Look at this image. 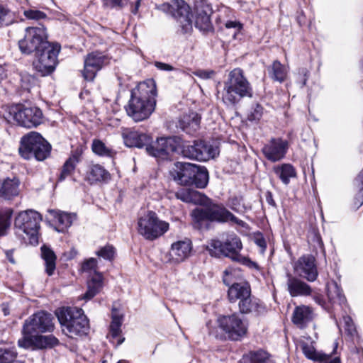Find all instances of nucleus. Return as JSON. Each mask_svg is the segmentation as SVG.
<instances>
[{
    "instance_id": "nucleus-41",
    "label": "nucleus",
    "mask_w": 363,
    "mask_h": 363,
    "mask_svg": "<svg viewBox=\"0 0 363 363\" xmlns=\"http://www.w3.org/2000/svg\"><path fill=\"white\" fill-rule=\"evenodd\" d=\"M191 216L192 217L194 225L195 228L201 229L206 221H210L208 208H196L192 211Z\"/></svg>"
},
{
    "instance_id": "nucleus-17",
    "label": "nucleus",
    "mask_w": 363,
    "mask_h": 363,
    "mask_svg": "<svg viewBox=\"0 0 363 363\" xmlns=\"http://www.w3.org/2000/svg\"><path fill=\"white\" fill-rule=\"evenodd\" d=\"M59 344V340L53 335H38L36 334L30 336H22L18 341L20 347L25 349H45L51 348Z\"/></svg>"
},
{
    "instance_id": "nucleus-54",
    "label": "nucleus",
    "mask_w": 363,
    "mask_h": 363,
    "mask_svg": "<svg viewBox=\"0 0 363 363\" xmlns=\"http://www.w3.org/2000/svg\"><path fill=\"white\" fill-rule=\"evenodd\" d=\"M263 113V108L259 105L256 104L255 106L252 107L250 113L247 115V118L251 121H259Z\"/></svg>"
},
{
    "instance_id": "nucleus-3",
    "label": "nucleus",
    "mask_w": 363,
    "mask_h": 363,
    "mask_svg": "<svg viewBox=\"0 0 363 363\" xmlns=\"http://www.w3.org/2000/svg\"><path fill=\"white\" fill-rule=\"evenodd\" d=\"M57 316L63 332L72 338L86 335L89 329V320L82 308H62L57 312Z\"/></svg>"
},
{
    "instance_id": "nucleus-25",
    "label": "nucleus",
    "mask_w": 363,
    "mask_h": 363,
    "mask_svg": "<svg viewBox=\"0 0 363 363\" xmlns=\"http://www.w3.org/2000/svg\"><path fill=\"white\" fill-rule=\"evenodd\" d=\"M191 248L190 240H179L172 244L169 255L174 262H180L189 256Z\"/></svg>"
},
{
    "instance_id": "nucleus-47",
    "label": "nucleus",
    "mask_w": 363,
    "mask_h": 363,
    "mask_svg": "<svg viewBox=\"0 0 363 363\" xmlns=\"http://www.w3.org/2000/svg\"><path fill=\"white\" fill-rule=\"evenodd\" d=\"M81 270L82 272L89 274V277L99 273L98 271L97 259L93 257L85 259L82 264Z\"/></svg>"
},
{
    "instance_id": "nucleus-7",
    "label": "nucleus",
    "mask_w": 363,
    "mask_h": 363,
    "mask_svg": "<svg viewBox=\"0 0 363 363\" xmlns=\"http://www.w3.org/2000/svg\"><path fill=\"white\" fill-rule=\"evenodd\" d=\"M158 9L171 15L177 21L182 33H187L192 30L191 9L184 0H172L160 5Z\"/></svg>"
},
{
    "instance_id": "nucleus-42",
    "label": "nucleus",
    "mask_w": 363,
    "mask_h": 363,
    "mask_svg": "<svg viewBox=\"0 0 363 363\" xmlns=\"http://www.w3.org/2000/svg\"><path fill=\"white\" fill-rule=\"evenodd\" d=\"M91 150L94 154L100 157H112L115 154L114 150L111 147L107 146L99 139L93 140Z\"/></svg>"
},
{
    "instance_id": "nucleus-9",
    "label": "nucleus",
    "mask_w": 363,
    "mask_h": 363,
    "mask_svg": "<svg viewBox=\"0 0 363 363\" xmlns=\"http://www.w3.org/2000/svg\"><path fill=\"white\" fill-rule=\"evenodd\" d=\"M60 45L50 43L39 52H35V59L33 62L34 69L42 76L51 74L57 64V55Z\"/></svg>"
},
{
    "instance_id": "nucleus-55",
    "label": "nucleus",
    "mask_w": 363,
    "mask_h": 363,
    "mask_svg": "<svg viewBox=\"0 0 363 363\" xmlns=\"http://www.w3.org/2000/svg\"><path fill=\"white\" fill-rule=\"evenodd\" d=\"M207 197L203 195V194L195 191L191 190V202L194 204H199V205H204L206 203L207 201Z\"/></svg>"
},
{
    "instance_id": "nucleus-10",
    "label": "nucleus",
    "mask_w": 363,
    "mask_h": 363,
    "mask_svg": "<svg viewBox=\"0 0 363 363\" xmlns=\"http://www.w3.org/2000/svg\"><path fill=\"white\" fill-rule=\"evenodd\" d=\"M219 328L225 333L226 337L230 340L238 341L244 337L248 326L237 313L220 315L218 318Z\"/></svg>"
},
{
    "instance_id": "nucleus-61",
    "label": "nucleus",
    "mask_w": 363,
    "mask_h": 363,
    "mask_svg": "<svg viewBox=\"0 0 363 363\" xmlns=\"http://www.w3.org/2000/svg\"><path fill=\"white\" fill-rule=\"evenodd\" d=\"M154 65L158 69L162 71H173L174 69L171 65L161 62H155Z\"/></svg>"
},
{
    "instance_id": "nucleus-32",
    "label": "nucleus",
    "mask_w": 363,
    "mask_h": 363,
    "mask_svg": "<svg viewBox=\"0 0 363 363\" xmlns=\"http://www.w3.org/2000/svg\"><path fill=\"white\" fill-rule=\"evenodd\" d=\"M81 155V151L79 150H76L72 153L70 157L65 161L60 172V175L59 177L60 181L65 180L67 177H69L73 173L77 164L80 161Z\"/></svg>"
},
{
    "instance_id": "nucleus-59",
    "label": "nucleus",
    "mask_w": 363,
    "mask_h": 363,
    "mask_svg": "<svg viewBox=\"0 0 363 363\" xmlns=\"http://www.w3.org/2000/svg\"><path fill=\"white\" fill-rule=\"evenodd\" d=\"M104 4L110 8L122 9L125 4L122 0H102Z\"/></svg>"
},
{
    "instance_id": "nucleus-64",
    "label": "nucleus",
    "mask_w": 363,
    "mask_h": 363,
    "mask_svg": "<svg viewBox=\"0 0 363 363\" xmlns=\"http://www.w3.org/2000/svg\"><path fill=\"white\" fill-rule=\"evenodd\" d=\"M140 1L141 0H135V1H129L130 4L131 5H134V6L131 9V12L134 14H136L138 11V9L140 6Z\"/></svg>"
},
{
    "instance_id": "nucleus-46",
    "label": "nucleus",
    "mask_w": 363,
    "mask_h": 363,
    "mask_svg": "<svg viewBox=\"0 0 363 363\" xmlns=\"http://www.w3.org/2000/svg\"><path fill=\"white\" fill-rule=\"evenodd\" d=\"M194 182L192 185L197 188H204L208 182V173L207 169L203 167L197 166V172L193 177Z\"/></svg>"
},
{
    "instance_id": "nucleus-12",
    "label": "nucleus",
    "mask_w": 363,
    "mask_h": 363,
    "mask_svg": "<svg viewBox=\"0 0 363 363\" xmlns=\"http://www.w3.org/2000/svg\"><path fill=\"white\" fill-rule=\"evenodd\" d=\"M53 328L52 315L45 311H38L24 321L22 335L30 336L38 333L50 332Z\"/></svg>"
},
{
    "instance_id": "nucleus-2",
    "label": "nucleus",
    "mask_w": 363,
    "mask_h": 363,
    "mask_svg": "<svg viewBox=\"0 0 363 363\" xmlns=\"http://www.w3.org/2000/svg\"><path fill=\"white\" fill-rule=\"evenodd\" d=\"M252 90L242 69L235 68L224 82L223 101L227 105H235L244 97H252Z\"/></svg>"
},
{
    "instance_id": "nucleus-37",
    "label": "nucleus",
    "mask_w": 363,
    "mask_h": 363,
    "mask_svg": "<svg viewBox=\"0 0 363 363\" xmlns=\"http://www.w3.org/2000/svg\"><path fill=\"white\" fill-rule=\"evenodd\" d=\"M274 172L284 184H288L290 179L296 177V170L290 164L275 166Z\"/></svg>"
},
{
    "instance_id": "nucleus-27",
    "label": "nucleus",
    "mask_w": 363,
    "mask_h": 363,
    "mask_svg": "<svg viewBox=\"0 0 363 363\" xmlns=\"http://www.w3.org/2000/svg\"><path fill=\"white\" fill-rule=\"evenodd\" d=\"M20 181L18 179L7 178L0 181V200H11L19 194Z\"/></svg>"
},
{
    "instance_id": "nucleus-23",
    "label": "nucleus",
    "mask_w": 363,
    "mask_h": 363,
    "mask_svg": "<svg viewBox=\"0 0 363 363\" xmlns=\"http://www.w3.org/2000/svg\"><path fill=\"white\" fill-rule=\"evenodd\" d=\"M314 318L313 309L307 306H296L293 312L291 320L299 328H304Z\"/></svg>"
},
{
    "instance_id": "nucleus-31",
    "label": "nucleus",
    "mask_w": 363,
    "mask_h": 363,
    "mask_svg": "<svg viewBox=\"0 0 363 363\" xmlns=\"http://www.w3.org/2000/svg\"><path fill=\"white\" fill-rule=\"evenodd\" d=\"M48 212L53 217L55 221L57 223L60 231H63L70 227L73 221L77 218L75 213H69L53 209H50Z\"/></svg>"
},
{
    "instance_id": "nucleus-63",
    "label": "nucleus",
    "mask_w": 363,
    "mask_h": 363,
    "mask_svg": "<svg viewBox=\"0 0 363 363\" xmlns=\"http://www.w3.org/2000/svg\"><path fill=\"white\" fill-rule=\"evenodd\" d=\"M225 27L227 28H234L236 31L241 29V24L236 21H228L225 23Z\"/></svg>"
},
{
    "instance_id": "nucleus-39",
    "label": "nucleus",
    "mask_w": 363,
    "mask_h": 363,
    "mask_svg": "<svg viewBox=\"0 0 363 363\" xmlns=\"http://www.w3.org/2000/svg\"><path fill=\"white\" fill-rule=\"evenodd\" d=\"M241 313L247 314L252 312H259L261 305L256 298H252L251 294L244 297L238 303Z\"/></svg>"
},
{
    "instance_id": "nucleus-1",
    "label": "nucleus",
    "mask_w": 363,
    "mask_h": 363,
    "mask_svg": "<svg viewBox=\"0 0 363 363\" xmlns=\"http://www.w3.org/2000/svg\"><path fill=\"white\" fill-rule=\"evenodd\" d=\"M156 96V86L153 80L140 83L131 91V97L125 106L127 114L135 121L147 118L155 108V101L152 99Z\"/></svg>"
},
{
    "instance_id": "nucleus-57",
    "label": "nucleus",
    "mask_w": 363,
    "mask_h": 363,
    "mask_svg": "<svg viewBox=\"0 0 363 363\" xmlns=\"http://www.w3.org/2000/svg\"><path fill=\"white\" fill-rule=\"evenodd\" d=\"M191 189H181L176 192L175 196L177 199H179L186 203L191 202Z\"/></svg>"
},
{
    "instance_id": "nucleus-50",
    "label": "nucleus",
    "mask_w": 363,
    "mask_h": 363,
    "mask_svg": "<svg viewBox=\"0 0 363 363\" xmlns=\"http://www.w3.org/2000/svg\"><path fill=\"white\" fill-rule=\"evenodd\" d=\"M19 80L21 87L24 90L29 91L31 86L35 84V78L27 72H21L19 74Z\"/></svg>"
},
{
    "instance_id": "nucleus-51",
    "label": "nucleus",
    "mask_w": 363,
    "mask_h": 363,
    "mask_svg": "<svg viewBox=\"0 0 363 363\" xmlns=\"http://www.w3.org/2000/svg\"><path fill=\"white\" fill-rule=\"evenodd\" d=\"M355 182L357 187L359 188V191L355 197V206L359 208L363 204V169L358 174Z\"/></svg>"
},
{
    "instance_id": "nucleus-13",
    "label": "nucleus",
    "mask_w": 363,
    "mask_h": 363,
    "mask_svg": "<svg viewBox=\"0 0 363 363\" xmlns=\"http://www.w3.org/2000/svg\"><path fill=\"white\" fill-rule=\"evenodd\" d=\"M9 113L19 125L27 128L37 127L43 122V113L35 106H15L11 108Z\"/></svg>"
},
{
    "instance_id": "nucleus-35",
    "label": "nucleus",
    "mask_w": 363,
    "mask_h": 363,
    "mask_svg": "<svg viewBox=\"0 0 363 363\" xmlns=\"http://www.w3.org/2000/svg\"><path fill=\"white\" fill-rule=\"evenodd\" d=\"M240 363H274V362L267 352L258 350L244 355Z\"/></svg>"
},
{
    "instance_id": "nucleus-48",
    "label": "nucleus",
    "mask_w": 363,
    "mask_h": 363,
    "mask_svg": "<svg viewBox=\"0 0 363 363\" xmlns=\"http://www.w3.org/2000/svg\"><path fill=\"white\" fill-rule=\"evenodd\" d=\"M16 357L14 348H0V363H16Z\"/></svg>"
},
{
    "instance_id": "nucleus-8",
    "label": "nucleus",
    "mask_w": 363,
    "mask_h": 363,
    "mask_svg": "<svg viewBox=\"0 0 363 363\" xmlns=\"http://www.w3.org/2000/svg\"><path fill=\"white\" fill-rule=\"evenodd\" d=\"M42 217L40 213L33 210L20 212L15 218V227L23 232L28 238L32 245L38 243V235L40 230V223Z\"/></svg>"
},
{
    "instance_id": "nucleus-40",
    "label": "nucleus",
    "mask_w": 363,
    "mask_h": 363,
    "mask_svg": "<svg viewBox=\"0 0 363 363\" xmlns=\"http://www.w3.org/2000/svg\"><path fill=\"white\" fill-rule=\"evenodd\" d=\"M42 257L45 262L46 273L51 276L56 268V255L54 252L46 246L41 247Z\"/></svg>"
},
{
    "instance_id": "nucleus-36",
    "label": "nucleus",
    "mask_w": 363,
    "mask_h": 363,
    "mask_svg": "<svg viewBox=\"0 0 363 363\" xmlns=\"http://www.w3.org/2000/svg\"><path fill=\"white\" fill-rule=\"evenodd\" d=\"M268 72L269 77L273 80L281 83L286 79L288 70L279 61L275 60L272 65L268 67Z\"/></svg>"
},
{
    "instance_id": "nucleus-15",
    "label": "nucleus",
    "mask_w": 363,
    "mask_h": 363,
    "mask_svg": "<svg viewBox=\"0 0 363 363\" xmlns=\"http://www.w3.org/2000/svg\"><path fill=\"white\" fill-rule=\"evenodd\" d=\"M108 63V57L102 52H92L88 54L84 58L83 77L86 81H93L96 73Z\"/></svg>"
},
{
    "instance_id": "nucleus-21",
    "label": "nucleus",
    "mask_w": 363,
    "mask_h": 363,
    "mask_svg": "<svg viewBox=\"0 0 363 363\" xmlns=\"http://www.w3.org/2000/svg\"><path fill=\"white\" fill-rule=\"evenodd\" d=\"M196 20L195 26L202 31H208L212 28L210 19L212 8L206 1H196L194 6Z\"/></svg>"
},
{
    "instance_id": "nucleus-29",
    "label": "nucleus",
    "mask_w": 363,
    "mask_h": 363,
    "mask_svg": "<svg viewBox=\"0 0 363 363\" xmlns=\"http://www.w3.org/2000/svg\"><path fill=\"white\" fill-rule=\"evenodd\" d=\"M305 356L311 359L324 362L325 363H340L339 357H332L331 354L316 352L315 348L306 343L301 345Z\"/></svg>"
},
{
    "instance_id": "nucleus-18",
    "label": "nucleus",
    "mask_w": 363,
    "mask_h": 363,
    "mask_svg": "<svg viewBox=\"0 0 363 363\" xmlns=\"http://www.w3.org/2000/svg\"><path fill=\"white\" fill-rule=\"evenodd\" d=\"M289 143L281 138H272L262 147V152L270 162H276L284 158Z\"/></svg>"
},
{
    "instance_id": "nucleus-56",
    "label": "nucleus",
    "mask_w": 363,
    "mask_h": 363,
    "mask_svg": "<svg viewBox=\"0 0 363 363\" xmlns=\"http://www.w3.org/2000/svg\"><path fill=\"white\" fill-rule=\"evenodd\" d=\"M10 13L9 10L3 6H0V26H7L11 23V19L9 18Z\"/></svg>"
},
{
    "instance_id": "nucleus-11",
    "label": "nucleus",
    "mask_w": 363,
    "mask_h": 363,
    "mask_svg": "<svg viewBox=\"0 0 363 363\" xmlns=\"http://www.w3.org/2000/svg\"><path fill=\"white\" fill-rule=\"evenodd\" d=\"M209 250L211 255L219 257L223 255L236 261L237 257H240L242 245L240 239L235 235H230L224 242L213 240L209 244Z\"/></svg>"
},
{
    "instance_id": "nucleus-45",
    "label": "nucleus",
    "mask_w": 363,
    "mask_h": 363,
    "mask_svg": "<svg viewBox=\"0 0 363 363\" xmlns=\"http://www.w3.org/2000/svg\"><path fill=\"white\" fill-rule=\"evenodd\" d=\"M122 324V317L118 315H112V321L110 325V335L113 339L118 338L117 345L122 344L124 341L123 337H121V326Z\"/></svg>"
},
{
    "instance_id": "nucleus-5",
    "label": "nucleus",
    "mask_w": 363,
    "mask_h": 363,
    "mask_svg": "<svg viewBox=\"0 0 363 363\" xmlns=\"http://www.w3.org/2000/svg\"><path fill=\"white\" fill-rule=\"evenodd\" d=\"M169 228V223L160 219L156 213L152 211L140 216L138 220V233L150 241L162 236Z\"/></svg>"
},
{
    "instance_id": "nucleus-30",
    "label": "nucleus",
    "mask_w": 363,
    "mask_h": 363,
    "mask_svg": "<svg viewBox=\"0 0 363 363\" xmlns=\"http://www.w3.org/2000/svg\"><path fill=\"white\" fill-rule=\"evenodd\" d=\"M201 117L197 113L190 112L179 121V127L189 134L196 132L200 125Z\"/></svg>"
},
{
    "instance_id": "nucleus-53",
    "label": "nucleus",
    "mask_w": 363,
    "mask_h": 363,
    "mask_svg": "<svg viewBox=\"0 0 363 363\" xmlns=\"http://www.w3.org/2000/svg\"><path fill=\"white\" fill-rule=\"evenodd\" d=\"M343 327L345 333L350 337H353L356 333V328L352 320L348 315H343Z\"/></svg>"
},
{
    "instance_id": "nucleus-28",
    "label": "nucleus",
    "mask_w": 363,
    "mask_h": 363,
    "mask_svg": "<svg viewBox=\"0 0 363 363\" xmlns=\"http://www.w3.org/2000/svg\"><path fill=\"white\" fill-rule=\"evenodd\" d=\"M111 179V174L100 164H91L88 167L84 179L90 184L106 182Z\"/></svg>"
},
{
    "instance_id": "nucleus-44",
    "label": "nucleus",
    "mask_w": 363,
    "mask_h": 363,
    "mask_svg": "<svg viewBox=\"0 0 363 363\" xmlns=\"http://www.w3.org/2000/svg\"><path fill=\"white\" fill-rule=\"evenodd\" d=\"M199 140L194 141L193 144L182 141L180 150L184 157L199 160Z\"/></svg>"
},
{
    "instance_id": "nucleus-34",
    "label": "nucleus",
    "mask_w": 363,
    "mask_h": 363,
    "mask_svg": "<svg viewBox=\"0 0 363 363\" xmlns=\"http://www.w3.org/2000/svg\"><path fill=\"white\" fill-rule=\"evenodd\" d=\"M327 294L330 302L339 306L345 305L346 298L335 281L327 284Z\"/></svg>"
},
{
    "instance_id": "nucleus-6",
    "label": "nucleus",
    "mask_w": 363,
    "mask_h": 363,
    "mask_svg": "<svg viewBox=\"0 0 363 363\" xmlns=\"http://www.w3.org/2000/svg\"><path fill=\"white\" fill-rule=\"evenodd\" d=\"M48 44L46 28L43 26L26 28L23 38L18 41L21 52L26 55L39 52Z\"/></svg>"
},
{
    "instance_id": "nucleus-16",
    "label": "nucleus",
    "mask_w": 363,
    "mask_h": 363,
    "mask_svg": "<svg viewBox=\"0 0 363 363\" xmlns=\"http://www.w3.org/2000/svg\"><path fill=\"white\" fill-rule=\"evenodd\" d=\"M294 270L300 277L310 282L315 281L318 276L315 258L311 255L300 257L294 264Z\"/></svg>"
},
{
    "instance_id": "nucleus-4",
    "label": "nucleus",
    "mask_w": 363,
    "mask_h": 363,
    "mask_svg": "<svg viewBox=\"0 0 363 363\" xmlns=\"http://www.w3.org/2000/svg\"><path fill=\"white\" fill-rule=\"evenodd\" d=\"M18 150L24 159L43 161L49 157L51 145L40 133L32 131L21 138Z\"/></svg>"
},
{
    "instance_id": "nucleus-14",
    "label": "nucleus",
    "mask_w": 363,
    "mask_h": 363,
    "mask_svg": "<svg viewBox=\"0 0 363 363\" xmlns=\"http://www.w3.org/2000/svg\"><path fill=\"white\" fill-rule=\"evenodd\" d=\"M181 145L182 140L179 137L160 138L147 145L146 151L154 157H167L171 153L179 152Z\"/></svg>"
},
{
    "instance_id": "nucleus-49",
    "label": "nucleus",
    "mask_w": 363,
    "mask_h": 363,
    "mask_svg": "<svg viewBox=\"0 0 363 363\" xmlns=\"http://www.w3.org/2000/svg\"><path fill=\"white\" fill-rule=\"evenodd\" d=\"M96 255L106 260L112 261L115 257L116 250L112 245H106L96 251Z\"/></svg>"
},
{
    "instance_id": "nucleus-22",
    "label": "nucleus",
    "mask_w": 363,
    "mask_h": 363,
    "mask_svg": "<svg viewBox=\"0 0 363 363\" xmlns=\"http://www.w3.org/2000/svg\"><path fill=\"white\" fill-rule=\"evenodd\" d=\"M208 208L210 216V221H231L240 226H243L245 224L244 221L236 218L233 213L223 206H213Z\"/></svg>"
},
{
    "instance_id": "nucleus-60",
    "label": "nucleus",
    "mask_w": 363,
    "mask_h": 363,
    "mask_svg": "<svg viewBox=\"0 0 363 363\" xmlns=\"http://www.w3.org/2000/svg\"><path fill=\"white\" fill-rule=\"evenodd\" d=\"M239 263H242V264H245L250 268H255L258 269V265L256 262L251 261L250 259L240 255V257H237V260L235 261Z\"/></svg>"
},
{
    "instance_id": "nucleus-58",
    "label": "nucleus",
    "mask_w": 363,
    "mask_h": 363,
    "mask_svg": "<svg viewBox=\"0 0 363 363\" xmlns=\"http://www.w3.org/2000/svg\"><path fill=\"white\" fill-rule=\"evenodd\" d=\"M193 74L201 79H207L213 76L214 72L212 70L198 69L194 72Z\"/></svg>"
},
{
    "instance_id": "nucleus-26",
    "label": "nucleus",
    "mask_w": 363,
    "mask_h": 363,
    "mask_svg": "<svg viewBox=\"0 0 363 363\" xmlns=\"http://www.w3.org/2000/svg\"><path fill=\"white\" fill-rule=\"evenodd\" d=\"M287 289L289 294L293 296H306L311 295V286L302 280L288 274Z\"/></svg>"
},
{
    "instance_id": "nucleus-24",
    "label": "nucleus",
    "mask_w": 363,
    "mask_h": 363,
    "mask_svg": "<svg viewBox=\"0 0 363 363\" xmlns=\"http://www.w3.org/2000/svg\"><path fill=\"white\" fill-rule=\"evenodd\" d=\"M122 136L125 145L128 147H137L140 148L145 146L147 147V145H150V144H149L150 138L145 133L125 129L122 133Z\"/></svg>"
},
{
    "instance_id": "nucleus-62",
    "label": "nucleus",
    "mask_w": 363,
    "mask_h": 363,
    "mask_svg": "<svg viewBox=\"0 0 363 363\" xmlns=\"http://www.w3.org/2000/svg\"><path fill=\"white\" fill-rule=\"evenodd\" d=\"M255 242L260 248V252L263 253L267 247V243L262 236H258L255 238Z\"/></svg>"
},
{
    "instance_id": "nucleus-19",
    "label": "nucleus",
    "mask_w": 363,
    "mask_h": 363,
    "mask_svg": "<svg viewBox=\"0 0 363 363\" xmlns=\"http://www.w3.org/2000/svg\"><path fill=\"white\" fill-rule=\"evenodd\" d=\"M224 273L223 282L228 286L231 284L228 291V297L230 302L235 303L237 301H240L242 298L250 295L251 289L247 282L241 281L232 283V280L230 277L233 274L232 270H225Z\"/></svg>"
},
{
    "instance_id": "nucleus-38",
    "label": "nucleus",
    "mask_w": 363,
    "mask_h": 363,
    "mask_svg": "<svg viewBox=\"0 0 363 363\" xmlns=\"http://www.w3.org/2000/svg\"><path fill=\"white\" fill-rule=\"evenodd\" d=\"M199 160L206 161L218 155V147L213 146L203 140H199Z\"/></svg>"
},
{
    "instance_id": "nucleus-33",
    "label": "nucleus",
    "mask_w": 363,
    "mask_h": 363,
    "mask_svg": "<svg viewBox=\"0 0 363 363\" xmlns=\"http://www.w3.org/2000/svg\"><path fill=\"white\" fill-rule=\"evenodd\" d=\"M103 285V276L101 273H96L89 277L87 281V291L83 298L89 300L96 296L101 289Z\"/></svg>"
},
{
    "instance_id": "nucleus-52",
    "label": "nucleus",
    "mask_w": 363,
    "mask_h": 363,
    "mask_svg": "<svg viewBox=\"0 0 363 363\" xmlns=\"http://www.w3.org/2000/svg\"><path fill=\"white\" fill-rule=\"evenodd\" d=\"M23 15L28 19L35 21L44 19L47 17L46 14L44 12L35 9H29L27 10H24Z\"/></svg>"
},
{
    "instance_id": "nucleus-43",
    "label": "nucleus",
    "mask_w": 363,
    "mask_h": 363,
    "mask_svg": "<svg viewBox=\"0 0 363 363\" xmlns=\"http://www.w3.org/2000/svg\"><path fill=\"white\" fill-rule=\"evenodd\" d=\"M13 210L10 208L0 209V237L4 236L11 226Z\"/></svg>"
},
{
    "instance_id": "nucleus-20",
    "label": "nucleus",
    "mask_w": 363,
    "mask_h": 363,
    "mask_svg": "<svg viewBox=\"0 0 363 363\" xmlns=\"http://www.w3.org/2000/svg\"><path fill=\"white\" fill-rule=\"evenodd\" d=\"M196 172L197 165L188 162H177L174 164L170 174L174 180L178 184L190 186L192 185L193 177Z\"/></svg>"
}]
</instances>
